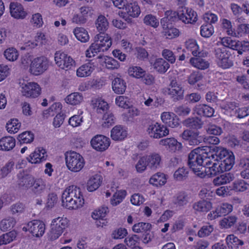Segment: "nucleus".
<instances>
[{"mask_svg": "<svg viewBox=\"0 0 249 249\" xmlns=\"http://www.w3.org/2000/svg\"><path fill=\"white\" fill-rule=\"evenodd\" d=\"M54 60L59 67L66 70L71 69L74 64V61L71 56L60 51L55 53Z\"/></svg>", "mask_w": 249, "mask_h": 249, "instance_id": "nucleus-8", "label": "nucleus"}, {"mask_svg": "<svg viewBox=\"0 0 249 249\" xmlns=\"http://www.w3.org/2000/svg\"><path fill=\"white\" fill-rule=\"evenodd\" d=\"M186 14L185 13V12L183 14V16H184V18H186V21H185L184 20H181L183 22L185 23H193L197 20V15L196 12H195L194 10H193L191 8H189L188 7H181L179 8V11H183L185 10L187 11Z\"/></svg>", "mask_w": 249, "mask_h": 249, "instance_id": "nucleus-35", "label": "nucleus"}, {"mask_svg": "<svg viewBox=\"0 0 249 249\" xmlns=\"http://www.w3.org/2000/svg\"><path fill=\"white\" fill-rule=\"evenodd\" d=\"M184 91L181 83L176 78L171 80L169 87L165 90V92L174 102L181 100L183 98Z\"/></svg>", "mask_w": 249, "mask_h": 249, "instance_id": "nucleus-5", "label": "nucleus"}, {"mask_svg": "<svg viewBox=\"0 0 249 249\" xmlns=\"http://www.w3.org/2000/svg\"><path fill=\"white\" fill-rule=\"evenodd\" d=\"M94 70V66L90 63H87L82 65L77 70V75L81 77L88 76L91 74Z\"/></svg>", "mask_w": 249, "mask_h": 249, "instance_id": "nucleus-32", "label": "nucleus"}, {"mask_svg": "<svg viewBox=\"0 0 249 249\" xmlns=\"http://www.w3.org/2000/svg\"><path fill=\"white\" fill-rule=\"evenodd\" d=\"M90 144L93 149L102 152L108 148L110 141L109 138L104 135H96L91 140Z\"/></svg>", "mask_w": 249, "mask_h": 249, "instance_id": "nucleus-10", "label": "nucleus"}, {"mask_svg": "<svg viewBox=\"0 0 249 249\" xmlns=\"http://www.w3.org/2000/svg\"><path fill=\"white\" fill-rule=\"evenodd\" d=\"M127 132L122 125L115 126L111 131V137L115 141H121L124 140L127 136Z\"/></svg>", "mask_w": 249, "mask_h": 249, "instance_id": "nucleus-18", "label": "nucleus"}, {"mask_svg": "<svg viewBox=\"0 0 249 249\" xmlns=\"http://www.w3.org/2000/svg\"><path fill=\"white\" fill-rule=\"evenodd\" d=\"M233 209L231 204L228 203H222L219 209V216H225L230 213Z\"/></svg>", "mask_w": 249, "mask_h": 249, "instance_id": "nucleus-64", "label": "nucleus"}, {"mask_svg": "<svg viewBox=\"0 0 249 249\" xmlns=\"http://www.w3.org/2000/svg\"><path fill=\"white\" fill-rule=\"evenodd\" d=\"M10 12L13 18L17 19H24L27 15L22 5L17 2H11L9 5Z\"/></svg>", "mask_w": 249, "mask_h": 249, "instance_id": "nucleus-15", "label": "nucleus"}, {"mask_svg": "<svg viewBox=\"0 0 249 249\" xmlns=\"http://www.w3.org/2000/svg\"><path fill=\"white\" fill-rule=\"evenodd\" d=\"M126 83L120 77L115 78L112 82V88L115 93L118 94H123L125 91Z\"/></svg>", "mask_w": 249, "mask_h": 249, "instance_id": "nucleus-24", "label": "nucleus"}, {"mask_svg": "<svg viewBox=\"0 0 249 249\" xmlns=\"http://www.w3.org/2000/svg\"><path fill=\"white\" fill-rule=\"evenodd\" d=\"M4 55L8 60L14 61L18 58V53L15 48L12 47L7 49L4 51Z\"/></svg>", "mask_w": 249, "mask_h": 249, "instance_id": "nucleus-49", "label": "nucleus"}, {"mask_svg": "<svg viewBox=\"0 0 249 249\" xmlns=\"http://www.w3.org/2000/svg\"><path fill=\"white\" fill-rule=\"evenodd\" d=\"M49 67V61L44 56L38 57L31 61L30 71L35 75H38L43 73Z\"/></svg>", "mask_w": 249, "mask_h": 249, "instance_id": "nucleus-6", "label": "nucleus"}, {"mask_svg": "<svg viewBox=\"0 0 249 249\" xmlns=\"http://www.w3.org/2000/svg\"><path fill=\"white\" fill-rule=\"evenodd\" d=\"M238 166L242 170L240 172L241 177L243 178L249 179V157L241 158Z\"/></svg>", "mask_w": 249, "mask_h": 249, "instance_id": "nucleus-31", "label": "nucleus"}, {"mask_svg": "<svg viewBox=\"0 0 249 249\" xmlns=\"http://www.w3.org/2000/svg\"><path fill=\"white\" fill-rule=\"evenodd\" d=\"M73 34L76 38L82 42L89 41V37L88 32L83 28L77 27L73 30Z\"/></svg>", "mask_w": 249, "mask_h": 249, "instance_id": "nucleus-41", "label": "nucleus"}, {"mask_svg": "<svg viewBox=\"0 0 249 249\" xmlns=\"http://www.w3.org/2000/svg\"><path fill=\"white\" fill-rule=\"evenodd\" d=\"M102 119L103 126L109 127L114 123L115 117L111 112L108 111L104 114Z\"/></svg>", "mask_w": 249, "mask_h": 249, "instance_id": "nucleus-57", "label": "nucleus"}, {"mask_svg": "<svg viewBox=\"0 0 249 249\" xmlns=\"http://www.w3.org/2000/svg\"><path fill=\"white\" fill-rule=\"evenodd\" d=\"M147 160L146 156H143L139 159L137 163L135 165L136 170L139 173H142L146 169L147 164Z\"/></svg>", "mask_w": 249, "mask_h": 249, "instance_id": "nucleus-56", "label": "nucleus"}, {"mask_svg": "<svg viewBox=\"0 0 249 249\" xmlns=\"http://www.w3.org/2000/svg\"><path fill=\"white\" fill-rule=\"evenodd\" d=\"M153 68L160 73H164L170 68L169 63L162 58H156L154 63H151Z\"/></svg>", "mask_w": 249, "mask_h": 249, "instance_id": "nucleus-20", "label": "nucleus"}, {"mask_svg": "<svg viewBox=\"0 0 249 249\" xmlns=\"http://www.w3.org/2000/svg\"><path fill=\"white\" fill-rule=\"evenodd\" d=\"M219 49L220 52L219 53V59L220 61L219 62V66L223 69L230 68L232 65V61L229 59L230 54L226 52L225 48H223V50L222 49Z\"/></svg>", "mask_w": 249, "mask_h": 249, "instance_id": "nucleus-25", "label": "nucleus"}, {"mask_svg": "<svg viewBox=\"0 0 249 249\" xmlns=\"http://www.w3.org/2000/svg\"><path fill=\"white\" fill-rule=\"evenodd\" d=\"M203 124L201 119L197 117L188 118L183 122V124L185 126L195 129L201 128Z\"/></svg>", "mask_w": 249, "mask_h": 249, "instance_id": "nucleus-30", "label": "nucleus"}, {"mask_svg": "<svg viewBox=\"0 0 249 249\" xmlns=\"http://www.w3.org/2000/svg\"><path fill=\"white\" fill-rule=\"evenodd\" d=\"M221 27L228 35L233 36L235 32L232 30L231 23L230 20L226 18L221 19Z\"/></svg>", "mask_w": 249, "mask_h": 249, "instance_id": "nucleus-48", "label": "nucleus"}, {"mask_svg": "<svg viewBox=\"0 0 249 249\" xmlns=\"http://www.w3.org/2000/svg\"><path fill=\"white\" fill-rule=\"evenodd\" d=\"M189 173L188 169L184 167L179 168L174 174V178L178 181L185 179Z\"/></svg>", "mask_w": 249, "mask_h": 249, "instance_id": "nucleus-54", "label": "nucleus"}, {"mask_svg": "<svg viewBox=\"0 0 249 249\" xmlns=\"http://www.w3.org/2000/svg\"><path fill=\"white\" fill-rule=\"evenodd\" d=\"M213 32V28L211 24L203 25L201 27L200 34L203 37H209Z\"/></svg>", "mask_w": 249, "mask_h": 249, "instance_id": "nucleus-63", "label": "nucleus"}, {"mask_svg": "<svg viewBox=\"0 0 249 249\" xmlns=\"http://www.w3.org/2000/svg\"><path fill=\"white\" fill-rule=\"evenodd\" d=\"M95 42L100 44L104 50L107 51L112 45L111 39L107 35L104 33H100L94 37Z\"/></svg>", "mask_w": 249, "mask_h": 249, "instance_id": "nucleus-22", "label": "nucleus"}, {"mask_svg": "<svg viewBox=\"0 0 249 249\" xmlns=\"http://www.w3.org/2000/svg\"><path fill=\"white\" fill-rule=\"evenodd\" d=\"M161 55L167 62L171 64H174L176 60V57L173 52L169 49H163L161 53Z\"/></svg>", "mask_w": 249, "mask_h": 249, "instance_id": "nucleus-55", "label": "nucleus"}, {"mask_svg": "<svg viewBox=\"0 0 249 249\" xmlns=\"http://www.w3.org/2000/svg\"><path fill=\"white\" fill-rule=\"evenodd\" d=\"M195 111L197 115L206 117H211L214 113V109L205 104L197 105Z\"/></svg>", "mask_w": 249, "mask_h": 249, "instance_id": "nucleus-27", "label": "nucleus"}, {"mask_svg": "<svg viewBox=\"0 0 249 249\" xmlns=\"http://www.w3.org/2000/svg\"><path fill=\"white\" fill-rule=\"evenodd\" d=\"M143 23L147 26L156 28L159 25V20L155 16L152 14L146 15L143 18Z\"/></svg>", "mask_w": 249, "mask_h": 249, "instance_id": "nucleus-47", "label": "nucleus"}, {"mask_svg": "<svg viewBox=\"0 0 249 249\" xmlns=\"http://www.w3.org/2000/svg\"><path fill=\"white\" fill-rule=\"evenodd\" d=\"M126 192L125 190H120L116 192L111 200V203L113 206H116L120 204L125 197Z\"/></svg>", "mask_w": 249, "mask_h": 249, "instance_id": "nucleus-50", "label": "nucleus"}, {"mask_svg": "<svg viewBox=\"0 0 249 249\" xmlns=\"http://www.w3.org/2000/svg\"><path fill=\"white\" fill-rule=\"evenodd\" d=\"M161 119L163 123L172 128L177 127L179 124V119L174 113L163 112L161 115Z\"/></svg>", "mask_w": 249, "mask_h": 249, "instance_id": "nucleus-16", "label": "nucleus"}, {"mask_svg": "<svg viewBox=\"0 0 249 249\" xmlns=\"http://www.w3.org/2000/svg\"><path fill=\"white\" fill-rule=\"evenodd\" d=\"M104 62L106 68L109 70L117 69L119 67V63L112 57L106 56Z\"/></svg>", "mask_w": 249, "mask_h": 249, "instance_id": "nucleus-58", "label": "nucleus"}, {"mask_svg": "<svg viewBox=\"0 0 249 249\" xmlns=\"http://www.w3.org/2000/svg\"><path fill=\"white\" fill-rule=\"evenodd\" d=\"M248 189V184L243 180L235 181L233 183L232 189L235 192H244Z\"/></svg>", "mask_w": 249, "mask_h": 249, "instance_id": "nucleus-62", "label": "nucleus"}, {"mask_svg": "<svg viewBox=\"0 0 249 249\" xmlns=\"http://www.w3.org/2000/svg\"><path fill=\"white\" fill-rule=\"evenodd\" d=\"M68 224V222L66 218L58 217L53 220L51 227L55 229L58 232L62 233L63 230L67 227Z\"/></svg>", "mask_w": 249, "mask_h": 249, "instance_id": "nucleus-33", "label": "nucleus"}, {"mask_svg": "<svg viewBox=\"0 0 249 249\" xmlns=\"http://www.w3.org/2000/svg\"><path fill=\"white\" fill-rule=\"evenodd\" d=\"M84 204L80 189L75 186L67 188L62 195V205L68 209H76Z\"/></svg>", "mask_w": 249, "mask_h": 249, "instance_id": "nucleus-3", "label": "nucleus"}, {"mask_svg": "<svg viewBox=\"0 0 249 249\" xmlns=\"http://www.w3.org/2000/svg\"><path fill=\"white\" fill-rule=\"evenodd\" d=\"M83 100V97L81 93L74 92L70 94L66 98L67 103L72 105H76L80 104Z\"/></svg>", "mask_w": 249, "mask_h": 249, "instance_id": "nucleus-43", "label": "nucleus"}, {"mask_svg": "<svg viewBox=\"0 0 249 249\" xmlns=\"http://www.w3.org/2000/svg\"><path fill=\"white\" fill-rule=\"evenodd\" d=\"M46 156L45 150L39 148L36 149L34 153L31 154L27 159L32 163H37L45 160Z\"/></svg>", "mask_w": 249, "mask_h": 249, "instance_id": "nucleus-21", "label": "nucleus"}, {"mask_svg": "<svg viewBox=\"0 0 249 249\" xmlns=\"http://www.w3.org/2000/svg\"><path fill=\"white\" fill-rule=\"evenodd\" d=\"M187 12V10L182 11L178 10V12L168 10L165 12V17L167 18V19H168V21L170 22V23H172V22H175L178 19L186 21V18H184V16H183V12H185V13L186 14Z\"/></svg>", "mask_w": 249, "mask_h": 249, "instance_id": "nucleus-23", "label": "nucleus"}, {"mask_svg": "<svg viewBox=\"0 0 249 249\" xmlns=\"http://www.w3.org/2000/svg\"><path fill=\"white\" fill-rule=\"evenodd\" d=\"M185 140L188 141L191 145H196L204 141L203 136L199 135L198 131H193L188 129L184 130L181 135Z\"/></svg>", "mask_w": 249, "mask_h": 249, "instance_id": "nucleus-12", "label": "nucleus"}, {"mask_svg": "<svg viewBox=\"0 0 249 249\" xmlns=\"http://www.w3.org/2000/svg\"><path fill=\"white\" fill-rule=\"evenodd\" d=\"M22 89L21 91L23 95L28 97H37L41 92V89L39 85L34 82H29L25 84L22 86Z\"/></svg>", "mask_w": 249, "mask_h": 249, "instance_id": "nucleus-14", "label": "nucleus"}, {"mask_svg": "<svg viewBox=\"0 0 249 249\" xmlns=\"http://www.w3.org/2000/svg\"><path fill=\"white\" fill-rule=\"evenodd\" d=\"M193 207L196 211L207 212L212 208V203L209 201L203 200L195 203Z\"/></svg>", "mask_w": 249, "mask_h": 249, "instance_id": "nucleus-39", "label": "nucleus"}, {"mask_svg": "<svg viewBox=\"0 0 249 249\" xmlns=\"http://www.w3.org/2000/svg\"><path fill=\"white\" fill-rule=\"evenodd\" d=\"M235 34H233V36L240 37L246 34H249V24H240L235 32Z\"/></svg>", "mask_w": 249, "mask_h": 249, "instance_id": "nucleus-61", "label": "nucleus"}, {"mask_svg": "<svg viewBox=\"0 0 249 249\" xmlns=\"http://www.w3.org/2000/svg\"><path fill=\"white\" fill-rule=\"evenodd\" d=\"M21 126L17 119H11L6 124L7 130L10 133H17Z\"/></svg>", "mask_w": 249, "mask_h": 249, "instance_id": "nucleus-46", "label": "nucleus"}, {"mask_svg": "<svg viewBox=\"0 0 249 249\" xmlns=\"http://www.w3.org/2000/svg\"><path fill=\"white\" fill-rule=\"evenodd\" d=\"M34 177L25 172H19L17 175V184L22 190H28L32 185Z\"/></svg>", "mask_w": 249, "mask_h": 249, "instance_id": "nucleus-13", "label": "nucleus"}, {"mask_svg": "<svg viewBox=\"0 0 249 249\" xmlns=\"http://www.w3.org/2000/svg\"><path fill=\"white\" fill-rule=\"evenodd\" d=\"M95 24L97 30L100 33H104L108 29L109 23L105 16L100 15L96 19Z\"/></svg>", "mask_w": 249, "mask_h": 249, "instance_id": "nucleus-34", "label": "nucleus"}, {"mask_svg": "<svg viewBox=\"0 0 249 249\" xmlns=\"http://www.w3.org/2000/svg\"><path fill=\"white\" fill-rule=\"evenodd\" d=\"M31 190L36 195H40L43 193L46 189V181L41 178H35L33 179Z\"/></svg>", "mask_w": 249, "mask_h": 249, "instance_id": "nucleus-17", "label": "nucleus"}, {"mask_svg": "<svg viewBox=\"0 0 249 249\" xmlns=\"http://www.w3.org/2000/svg\"><path fill=\"white\" fill-rule=\"evenodd\" d=\"M189 197L185 192H180L173 197V203L177 206L181 207L186 205L189 202Z\"/></svg>", "mask_w": 249, "mask_h": 249, "instance_id": "nucleus-28", "label": "nucleus"}, {"mask_svg": "<svg viewBox=\"0 0 249 249\" xmlns=\"http://www.w3.org/2000/svg\"><path fill=\"white\" fill-rule=\"evenodd\" d=\"M65 160L68 168L74 172L80 171L83 168L85 164L82 156L74 151L67 153Z\"/></svg>", "mask_w": 249, "mask_h": 249, "instance_id": "nucleus-4", "label": "nucleus"}, {"mask_svg": "<svg viewBox=\"0 0 249 249\" xmlns=\"http://www.w3.org/2000/svg\"><path fill=\"white\" fill-rule=\"evenodd\" d=\"M104 51H106V50H104L102 46L100 45V44H98L94 41L86 51V55L88 57H91L94 56L98 53Z\"/></svg>", "mask_w": 249, "mask_h": 249, "instance_id": "nucleus-38", "label": "nucleus"}, {"mask_svg": "<svg viewBox=\"0 0 249 249\" xmlns=\"http://www.w3.org/2000/svg\"><path fill=\"white\" fill-rule=\"evenodd\" d=\"M147 131L150 137L156 139H160L169 133V130L166 126L158 123L149 125Z\"/></svg>", "mask_w": 249, "mask_h": 249, "instance_id": "nucleus-11", "label": "nucleus"}, {"mask_svg": "<svg viewBox=\"0 0 249 249\" xmlns=\"http://www.w3.org/2000/svg\"><path fill=\"white\" fill-rule=\"evenodd\" d=\"M163 34L167 38L172 39L179 36V31L177 28L170 26L168 29L163 31Z\"/></svg>", "mask_w": 249, "mask_h": 249, "instance_id": "nucleus-60", "label": "nucleus"}, {"mask_svg": "<svg viewBox=\"0 0 249 249\" xmlns=\"http://www.w3.org/2000/svg\"><path fill=\"white\" fill-rule=\"evenodd\" d=\"M22 230L25 231H29L33 236L39 237L44 233L45 225L41 221L34 220L28 222L22 228Z\"/></svg>", "mask_w": 249, "mask_h": 249, "instance_id": "nucleus-7", "label": "nucleus"}, {"mask_svg": "<svg viewBox=\"0 0 249 249\" xmlns=\"http://www.w3.org/2000/svg\"><path fill=\"white\" fill-rule=\"evenodd\" d=\"M16 221L12 217H8L2 219L0 223V229L5 231L11 230L16 225Z\"/></svg>", "mask_w": 249, "mask_h": 249, "instance_id": "nucleus-42", "label": "nucleus"}, {"mask_svg": "<svg viewBox=\"0 0 249 249\" xmlns=\"http://www.w3.org/2000/svg\"><path fill=\"white\" fill-rule=\"evenodd\" d=\"M108 212V208L103 207L99 208L98 210L94 211L92 214V217L94 219H103Z\"/></svg>", "mask_w": 249, "mask_h": 249, "instance_id": "nucleus-59", "label": "nucleus"}, {"mask_svg": "<svg viewBox=\"0 0 249 249\" xmlns=\"http://www.w3.org/2000/svg\"><path fill=\"white\" fill-rule=\"evenodd\" d=\"M102 182L101 176L95 175L89 179L87 182V188L89 192H93L97 189Z\"/></svg>", "mask_w": 249, "mask_h": 249, "instance_id": "nucleus-36", "label": "nucleus"}, {"mask_svg": "<svg viewBox=\"0 0 249 249\" xmlns=\"http://www.w3.org/2000/svg\"><path fill=\"white\" fill-rule=\"evenodd\" d=\"M15 139L10 136L4 137L0 139V150L8 151L15 146Z\"/></svg>", "mask_w": 249, "mask_h": 249, "instance_id": "nucleus-26", "label": "nucleus"}, {"mask_svg": "<svg viewBox=\"0 0 249 249\" xmlns=\"http://www.w3.org/2000/svg\"><path fill=\"white\" fill-rule=\"evenodd\" d=\"M209 146L198 147L193 150L188 155V164L190 168L197 175L203 178V168L210 162L212 153L218 151V140L215 137L208 139Z\"/></svg>", "mask_w": 249, "mask_h": 249, "instance_id": "nucleus-1", "label": "nucleus"}, {"mask_svg": "<svg viewBox=\"0 0 249 249\" xmlns=\"http://www.w3.org/2000/svg\"><path fill=\"white\" fill-rule=\"evenodd\" d=\"M128 72L130 76L140 78L144 74L145 71L140 67L133 66L129 68Z\"/></svg>", "mask_w": 249, "mask_h": 249, "instance_id": "nucleus-53", "label": "nucleus"}, {"mask_svg": "<svg viewBox=\"0 0 249 249\" xmlns=\"http://www.w3.org/2000/svg\"><path fill=\"white\" fill-rule=\"evenodd\" d=\"M219 185L229 183L233 179V175L224 172L230 170L234 163V156L231 151L219 147Z\"/></svg>", "mask_w": 249, "mask_h": 249, "instance_id": "nucleus-2", "label": "nucleus"}, {"mask_svg": "<svg viewBox=\"0 0 249 249\" xmlns=\"http://www.w3.org/2000/svg\"><path fill=\"white\" fill-rule=\"evenodd\" d=\"M185 46L188 50L192 52V53L194 56L201 55V52L198 51L199 47L195 40L192 39L188 40L185 42Z\"/></svg>", "mask_w": 249, "mask_h": 249, "instance_id": "nucleus-45", "label": "nucleus"}, {"mask_svg": "<svg viewBox=\"0 0 249 249\" xmlns=\"http://www.w3.org/2000/svg\"><path fill=\"white\" fill-rule=\"evenodd\" d=\"M202 56V53H201L200 56H196L197 57L196 58H191L190 62L195 67L198 69L204 70L208 68L209 64L207 61L201 58Z\"/></svg>", "mask_w": 249, "mask_h": 249, "instance_id": "nucleus-37", "label": "nucleus"}, {"mask_svg": "<svg viewBox=\"0 0 249 249\" xmlns=\"http://www.w3.org/2000/svg\"><path fill=\"white\" fill-rule=\"evenodd\" d=\"M151 229V225L145 222H139L134 225L132 227V230L134 232L142 233L150 231Z\"/></svg>", "mask_w": 249, "mask_h": 249, "instance_id": "nucleus-44", "label": "nucleus"}, {"mask_svg": "<svg viewBox=\"0 0 249 249\" xmlns=\"http://www.w3.org/2000/svg\"><path fill=\"white\" fill-rule=\"evenodd\" d=\"M148 167L151 170H156L160 167L161 157L157 153H153L146 156Z\"/></svg>", "mask_w": 249, "mask_h": 249, "instance_id": "nucleus-29", "label": "nucleus"}, {"mask_svg": "<svg viewBox=\"0 0 249 249\" xmlns=\"http://www.w3.org/2000/svg\"><path fill=\"white\" fill-rule=\"evenodd\" d=\"M218 151H214L211 156L210 162L203 168L204 176H207L209 178L216 177L218 174Z\"/></svg>", "mask_w": 249, "mask_h": 249, "instance_id": "nucleus-9", "label": "nucleus"}, {"mask_svg": "<svg viewBox=\"0 0 249 249\" xmlns=\"http://www.w3.org/2000/svg\"><path fill=\"white\" fill-rule=\"evenodd\" d=\"M18 140L20 143H31L34 139V135L31 131H25L18 135Z\"/></svg>", "mask_w": 249, "mask_h": 249, "instance_id": "nucleus-52", "label": "nucleus"}, {"mask_svg": "<svg viewBox=\"0 0 249 249\" xmlns=\"http://www.w3.org/2000/svg\"><path fill=\"white\" fill-rule=\"evenodd\" d=\"M236 220L237 218L235 216H228L220 220V225L222 228L228 229L232 226Z\"/></svg>", "mask_w": 249, "mask_h": 249, "instance_id": "nucleus-51", "label": "nucleus"}, {"mask_svg": "<svg viewBox=\"0 0 249 249\" xmlns=\"http://www.w3.org/2000/svg\"><path fill=\"white\" fill-rule=\"evenodd\" d=\"M124 10L125 13L133 18L138 17L141 13L140 7L137 2L134 1L127 2Z\"/></svg>", "mask_w": 249, "mask_h": 249, "instance_id": "nucleus-19", "label": "nucleus"}, {"mask_svg": "<svg viewBox=\"0 0 249 249\" xmlns=\"http://www.w3.org/2000/svg\"><path fill=\"white\" fill-rule=\"evenodd\" d=\"M166 182V178L163 173H157L150 179L149 183L156 186L163 185Z\"/></svg>", "mask_w": 249, "mask_h": 249, "instance_id": "nucleus-40", "label": "nucleus"}]
</instances>
